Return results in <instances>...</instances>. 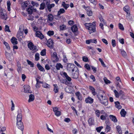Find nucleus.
<instances>
[{
	"instance_id": "nucleus-1",
	"label": "nucleus",
	"mask_w": 134,
	"mask_h": 134,
	"mask_svg": "<svg viewBox=\"0 0 134 134\" xmlns=\"http://www.w3.org/2000/svg\"><path fill=\"white\" fill-rule=\"evenodd\" d=\"M86 29L88 30L90 34L96 31L95 26L93 24L90 23H85L84 24Z\"/></svg>"
},
{
	"instance_id": "nucleus-2",
	"label": "nucleus",
	"mask_w": 134,
	"mask_h": 134,
	"mask_svg": "<svg viewBox=\"0 0 134 134\" xmlns=\"http://www.w3.org/2000/svg\"><path fill=\"white\" fill-rule=\"evenodd\" d=\"M50 0H44L43 2L42 3L40 4V10L44 9L46 6L47 7L49 11L50 12Z\"/></svg>"
},
{
	"instance_id": "nucleus-3",
	"label": "nucleus",
	"mask_w": 134,
	"mask_h": 134,
	"mask_svg": "<svg viewBox=\"0 0 134 134\" xmlns=\"http://www.w3.org/2000/svg\"><path fill=\"white\" fill-rule=\"evenodd\" d=\"M77 68L74 64H68L67 66V69L69 71H71L72 72L74 71L77 70Z\"/></svg>"
},
{
	"instance_id": "nucleus-4",
	"label": "nucleus",
	"mask_w": 134,
	"mask_h": 134,
	"mask_svg": "<svg viewBox=\"0 0 134 134\" xmlns=\"http://www.w3.org/2000/svg\"><path fill=\"white\" fill-rule=\"evenodd\" d=\"M27 46L29 48L30 50H32V51L33 53H35L37 50L36 46H34L33 43L31 42L29 43Z\"/></svg>"
},
{
	"instance_id": "nucleus-5",
	"label": "nucleus",
	"mask_w": 134,
	"mask_h": 134,
	"mask_svg": "<svg viewBox=\"0 0 134 134\" xmlns=\"http://www.w3.org/2000/svg\"><path fill=\"white\" fill-rule=\"evenodd\" d=\"M97 98L99 99V100L100 102V103L104 105H107L108 104V102L107 100L106 99L105 97H104L103 99L102 100L101 99L99 96L98 95H97Z\"/></svg>"
},
{
	"instance_id": "nucleus-6",
	"label": "nucleus",
	"mask_w": 134,
	"mask_h": 134,
	"mask_svg": "<svg viewBox=\"0 0 134 134\" xmlns=\"http://www.w3.org/2000/svg\"><path fill=\"white\" fill-rule=\"evenodd\" d=\"M52 60L53 63L57 62L59 60V58L57 55V53L54 52L52 55Z\"/></svg>"
},
{
	"instance_id": "nucleus-7",
	"label": "nucleus",
	"mask_w": 134,
	"mask_h": 134,
	"mask_svg": "<svg viewBox=\"0 0 134 134\" xmlns=\"http://www.w3.org/2000/svg\"><path fill=\"white\" fill-rule=\"evenodd\" d=\"M16 126L18 128L22 131V134H23V131L24 130V125L21 121H17L16 123Z\"/></svg>"
},
{
	"instance_id": "nucleus-8",
	"label": "nucleus",
	"mask_w": 134,
	"mask_h": 134,
	"mask_svg": "<svg viewBox=\"0 0 134 134\" xmlns=\"http://www.w3.org/2000/svg\"><path fill=\"white\" fill-rule=\"evenodd\" d=\"M72 74L71 76L72 78L74 79H77L79 75V72L78 68H77V70L74 71L73 72H72Z\"/></svg>"
},
{
	"instance_id": "nucleus-9",
	"label": "nucleus",
	"mask_w": 134,
	"mask_h": 134,
	"mask_svg": "<svg viewBox=\"0 0 134 134\" xmlns=\"http://www.w3.org/2000/svg\"><path fill=\"white\" fill-rule=\"evenodd\" d=\"M0 16L1 19L6 20L7 18V14L5 11H2L0 12Z\"/></svg>"
},
{
	"instance_id": "nucleus-10",
	"label": "nucleus",
	"mask_w": 134,
	"mask_h": 134,
	"mask_svg": "<svg viewBox=\"0 0 134 134\" xmlns=\"http://www.w3.org/2000/svg\"><path fill=\"white\" fill-rule=\"evenodd\" d=\"M24 92L25 93H31L32 92L30 90V87L29 86H24Z\"/></svg>"
},
{
	"instance_id": "nucleus-11",
	"label": "nucleus",
	"mask_w": 134,
	"mask_h": 134,
	"mask_svg": "<svg viewBox=\"0 0 134 134\" xmlns=\"http://www.w3.org/2000/svg\"><path fill=\"white\" fill-rule=\"evenodd\" d=\"M36 36L40 38L41 39H42L44 38L43 35L39 31L36 32Z\"/></svg>"
},
{
	"instance_id": "nucleus-12",
	"label": "nucleus",
	"mask_w": 134,
	"mask_h": 134,
	"mask_svg": "<svg viewBox=\"0 0 134 134\" xmlns=\"http://www.w3.org/2000/svg\"><path fill=\"white\" fill-rule=\"evenodd\" d=\"M36 10H37L36 9H33L30 7L28 8L27 9L28 14H32L33 12H36Z\"/></svg>"
},
{
	"instance_id": "nucleus-13",
	"label": "nucleus",
	"mask_w": 134,
	"mask_h": 134,
	"mask_svg": "<svg viewBox=\"0 0 134 134\" xmlns=\"http://www.w3.org/2000/svg\"><path fill=\"white\" fill-rule=\"evenodd\" d=\"M85 101L86 103L91 104L93 102V99L90 97H88L86 99Z\"/></svg>"
},
{
	"instance_id": "nucleus-14",
	"label": "nucleus",
	"mask_w": 134,
	"mask_h": 134,
	"mask_svg": "<svg viewBox=\"0 0 134 134\" xmlns=\"http://www.w3.org/2000/svg\"><path fill=\"white\" fill-rule=\"evenodd\" d=\"M10 41L12 43L13 45H16L18 43L17 39L14 37H12Z\"/></svg>"
},
{
	"instance_id": "nucleus-15",
	"label": "nucleus",
	"mask_w": 134,
	"mask_h": 134,
	"mask_svg": "<svg viewBox=\"0 0 134 134\" xmlns=\"http://www.w3.org/2000/svg\"><path fill=\"white\" fill-rule=\"evenodd\" d=\"M75 95L77 97L78 99L79 100H82V94H80L79 92H77L75 93Z\"/></svg>"
},
{
	"instance_id": "nucleus-16",
	"label": "nucleus",
	"mask_w": 134,
	"mask_h": 134,
	"mask_svg": "<svg viewBox=\"0 0 134 134\" xmlns=\"http://www.w3.org/2000/svg\"><path fill=\"white\" fill-rule=\"evenodd\" d=\"M124 11L126 12L127 14H130V8L128 5H126L123 8Z\"/></svg>"
},
{
	"instance_id": "nucleus-17",
	"label": "nucleus",
	"mask_w": 134,
	"mask_h": 134,
	"mask_svg": "<svg viewBox=\"0 0 134 134\" xmlns=\"http://www.w3.org/2000/svg\"><path fill=\"white\" fill-rule=\"evenodd\" d=\"M89 89L91 91V92L93 96H94L96 94L95 90L93 87L92 86H89Z\"/></svg>"
},
{
	"instance_id": "nucleus-18",
	"label": "nucleus",
	"mask_w": 134,
	"mask_h": 134,
	"mask_svg": "<svg viewBox=\"0 0 134 134\" xmlns=\"http://www.w3.org/2000/svg\"><path fill=\"white\" fill-rule=\"evenodd\" d=\"M71 29L73 32H75L77 31L78 29L76 25H74L71 27Z\"/></svg>"
},
{
	"instance_id": "nucleus-19",
	"label": "nucleus",
	"mask_w": 134,
	"mask_h": 134,
	"mask_svg": "<svg viewBox=\"0 0 134 134\" xmlns=\"http://www.w3.org/2000/svg\"><path fill=\"white\" fill-rule=\"evenodd\" d=\"M22 114L20 113H18V115L17 116V121H20L22 120Z\"/></svg>"
},
{
	"instance_id": "nucleus-20",
	"label": "nucleus",
	"mask_w": 134,
	"mask_h": 134,
	"mask_svg": "<svg viewBox=\"0 0 134 134\" xmlns=\"http://www.w3.org/2000/svg\"><path fill=\"white\" fill-rule=\"evenodd\" d=\"M109 117L111 120L114 122H116L117 121V120L115 116L113 115H110Z\"/></svg>"
},
{
	"instance_id": "nucleus-21",
	"label": "nucleus",
	"mask_w": 134,
	"mask_h": 134,
	"mask_svg": "<svg viewBox=\"0 0 134 134\" xmlns=\"http://www.w3.org/2000/svg\"><path fill=\"white\" fill-rule=\"evenodd\" d=\"M115 107L119 109H121L122 107L120 105V103L118 101H117L115 102Z\"/></svg>"
},
{
	"instance_id": "nucleus-22",
	"label": "nucleus",
	"mask_w": 134,
	"mask_h": 134,
	"mask_svg": "<svg viewBox=\"0 0 134 134\" xmlns=\"http://www.w3.org/2000/svg\"><path fill=\"white\" fill-rule=\"evenodd\" d=\"M63 75L65 76L66 79L69 81H70L71 80V79L70 77L68 76L66 73L65 72H64L63 73Z\"/></svg>"
},
{
	"instance_id": "nucleus-23",
	"label": "nucleus",
	"mask_w": 134,
	"mask_h": 134,
	"mask_svg": "<svg viewBox=\"0 0 134 134\" xmlns=\"http://www.w3.org/2000/svg\"><path fill=\"white\" fill-rule=\"evenodd\" d=\"M35 98L34 96L31 94L29 96V99L28 100V102H30L33 101L34 100Z\"/></svg>"
},
{
	"instance_id": "nucleus-24",
	"label": "nucleus",
	"mask_w": 134,
	"mask_h": 134,
	"mask_svg": "<svg viewBox=\"0 0 134 134\" xmlns=\"http://www.w3.org/2000/svg\"><path fill=\"white\" fill-rule=\"evenodd\" d=\"M38 69L44 72L45 71L44 68L39 64L38 63L37 65Z\"/></svg>"
},
{
	"instance_id": "nucleus-25",
	"label": "nucleus",
	"mask_w": 134,
	"mask_h": 134,
	"mask_svg": "<svg viewBox=\"0 0 134 134\" xmlns=\"http://www.w3.org/2000/svg\"><path fill=\"white\" fill-rule=\"evenodd\" d=\"M126 111L124 109H121L120 114L123 117H125V115L126 114Z\"/></svg>"
},
{
	"instance_id": "nucleus-26",
	"label": "nucleus",
	"mask_w": 134,
	"mask_h": 134,
	"mask_svg": "<svg viewBox=\"0 0 134 134\" xmlns=\"http://www.w3.org/2000/svg\"><path fill=\"white\" fill-rule=\"evenodd\" d=\"M94 120L92 118H90L88 120V122L90 125H92L94 124Z\"/></svg>"
},
{
	"instance_id": "nucleus-27",
	"label": "nucleus",
	"mask_w": 134,
	"mask_h": 134,
	"mask_svg": "<svg viewBox=\"0 0 134 134\" xmlns=\"http://www.w3.org/2000/svg\"><path fill=\"white\" fill-rule=\"evenodd\" d=\"M65 12V10L63 8H61L60 9L58 12L57 14L58 15H60V14L63 13Z\"/></svg>"
},
{
	"instance_id": "nucleus-28",
	"label": "nucleus",
	"mask_w": 134,
	"mask_h": 134,
	"mask_svg": "<svg viewBox=\"0 0 134 134\" xmlns=\"http://www.w3.org/2000/svg\"><path fill=\"white\" fill-rule=\"evenodd\" d=\"M62 5L65 9H67V8L69 6V4H66L64 2H62Z\"/></svg>"
},
{
	"instance_id": "nucleus-29",
	"label": "nucleus",
	"mask_w": 134,
	"mask_h": 134,
	"mask_svg": "<svg viewBox=\"0 0 134 134\" xmlns=\"http://www.w3.org/2000/svg\"><path fill=\"white\" fill-rule=\"evenodd\" d=\"M29 2L27 1H26L23 2L21 4L22 7H27L28 5Z\"/></svg>"
},
{
	"instance_id": "nucleus-30",
	"label": "nucleus",
	"mask_w": 134,
	"mask_h": 134,
	"mask_svg": "<svg viewBox=\"0 0 134 134\" xmlns=\"http://www.w3.org/2000/svg\"><path fill=\"white\" fill-rule=\"evenodd\" d=\"M117 130L119 134H122V132L120 127L118 126L116 127Z\"/></svg>"
},
{
	"instance_id": "nucleus-31",
	"label": "nucleus",
	"mask_w": 134,
	"mask_h": 134,
	"mask_svg": "<svg viewBox=\"0 0 134 134\" xmlns=\"http://www.w3.org/2000/svg\"><path fill=\"white\" fill-rule=\"evenodd\" d=\"M7 9L8 11H10V5L11 3L10 1H7Z\"/></svg>"
},
{
	"instance_id": "nucleus-32",
	"label": "nucleus",
	"mask_w": 134,
	"mask_h": 134,
	"mask_svg": "<svg viewBox=\"0 0 134 134\" xmlns=\"http://www.w3.org/2000/svg\"><path fill=\"white\" fill-rule=\"evenodd\" d=\"M56 69L58 70H59L60 68H62L63 66L60 63H57L56 66Z\"/></svg>"
},
{
	"instance_id": "nucleus-33",
	"label": "nucleus",
	"mask_w": 134,
	"mask_h": 134,
	"mask_svg": "<svg viewBox=\"0 0 134 134\" xmlns=\"http://www.w3.org/2000/svg\"><path fill=\"white\" fill-rule=\"evenodd\" d=\"M121 54L122 56L124 58L127 57V54L126 52L123 50H122L121 51Z\"/></svg>"
},
{
	"instance_id": "nucleus-34",
	"label": "nucleus",
	"mask_w": 134,
	"mask_h": 134,
	"mask_svg": "<svg viewBox=\"0 0 134 134\" xmlns=\"http://www.w3.org/2000/svg\"><path fill=\"white\" fill-rule=\"evenodd\" d=\"M94 111H95V114L96 116L98 117H99L100 113V111L98 110H94Z\"/></svg>"
},
{
	"instance_id": "nucleus-35",
	"label": "nucleus",
	"mask_w": 134,
	"mask_h": 134,
	"mask_svg": "<svg viewBox=\"0 0 134 134\" xmlns=\"http://www.w3.org/2000/svg\"><path fill=\"white\" fill-rule=\"evenodd\" d=\"M26 61L28 64L30 65L31 67H32L34 66V64L33 63L28 59Z\"/></svg>"
},
{
	"instance_id": "nucleus-36",
	"label": "nucleus",
	"mask_w": 134,
	"mask_h": 134,
	"mask_svg": "<svg viewBox=\"0 0 134 134\" xmlns=\"http://www.w3.org/2000/svg\"><path fill=\"white\" fill-rule=\"evenodd\" d=\"M54 87V91L55 93H57L58 92V90L57 88V84L53 85Z\"/></svg>"
},
{
	"instance_id": "nucleus-37",
	"label": "nucleus",
	"mask_w": 134,
	"mask_h": 134,
	"mask_svg": "<svg viewBox=\"0 0 134 134\" xmlns=\"http://www.w3.org/2000/svg\"><path fill=\"white\" fill-rule=\"evenodd\" d=\"M103 80L105 82L106 84H108V83H110V81L108 80L106 77H104L103 78Z\"/></svg>"
},
{
	"instance_id": "nucleus-38",
	"label": "nucleus",
	"mask_w": 134,
	"mask_h": 134,
	"mask_svg": "<svg viewBox=\"0 0 134 134\" xmlns=\"http://www.w3.org/2000/svg\"><path fill=\"white\" fill-rule=\"evenodd\" d=\"M4 43L6 46V47L7 48V49L8 50H10V48L8 44L6 42L4 41Z\"/></svg>"
},
{
	"instance_id": "nucleus-39",
	"label": "nucleus",
	"mask_w": 134,
	"mask_h": 134,
	"mask_svg": "<svg viewBox=\"0 0 134 134\" xmlns=\"http://www.w3.org/2000/svg\"><path fill=\"white\" fill-rule=\"evenodd\" d=\"M114 92L115 93L116 97L118 98L119 97V92H118L116 90H115L114 91Z\"/></svg>"
},
{
	"instance_id": "nucleus-40",
	"label": "nucleus",
	"mask_w": 134,
	"mask_h": 134,
	"mask_svg": "<svg viewBox=\"0 0 134 134\" xmlns=\"http://www.w3.org/2000/svg\"><path fill=\"white\" fill-rule=\"evenodd\" d=\"M119 27V29L122 30H124V28L123 25L120 23L118 24Z\"/></svg>"
},
{
	"instance_id": "nucleus-41",
	"label": "nucleus",
	"mask_w": 134,
	"mask_h": 134,
	"mask_svg": "<svg viewBox=\"0 0 134 134\" xmlns=\"http://www.w3.org/2000/svg\"><path fill=\"white\" fill-rule=\"evenodd\" d=\"M85 68H86L87 70H90L91 69L90 66L88 64H86L85 65Z\"/></svg>"
},
{
	"instance_id": "nucleus-42",
	"label": "nucleus",
	"mask_w": 134,
	"mask_h": 134,
	"mask_svg": "<svg viewBox=\"0 0 134 134\" xmlns=\"http://www.w3.org/2000/svg\"><path fill=\"white\" fill-rule=\"evenodd\" d=\"M40 54L42 56L45 55L46 54V49H44L42 50L40 53Z\"/></svg>"
},
{
	"instance_id": "nucleus-43",
	"label": "nucleus",
	"mask_w": 134,
	"mask_h": 134,
	"mask_svg": "<svg viewBox=\"0 0 134 134\" xmlns=\"http://www.w3.org/2000/svg\"><path fill=\"white\" fill-rule=\"evenodd\" d=\"M5 31L10 32V31L9 29V27L7 25H6L5 27Z\"/></svg>"
},
{
	"instance_id": "nucleus-44",
	"label": "nucleus",
	"mask_w": 134,
	"mask_h": 134,
	"mask_svg": "<svg viewBox=\"0 0 134 134\" xmlns=\"http://www.w3.org/2000/svg\"><path fill=\"white\" fill-rule=\"evenodd\" d=\"M39 54L38 53H37L36 54L35 57V60L36 61H38L39 59Z\"/></svg>"
},
{
	"instance_id": "nucleus-45",
	"label": "nucleus",
	"mask_w": 134,
	"mask_h": 134,
	"mask_svg": "<svg viewBox=\"0 0 134 134\" xmlns=\"http://www.w3.org/2000/svg\"><path fill=\"white\" fill-rule=\"evenodd\" d=\"M119 96H121L122 97H123L125 96L124 93L121 90L119 91Z\"/></svg>"
},
{
	"instance_id": "nucleus-46",
	"label": "nucleus",
	"mask_w": 134,
	"mask_h": 134,
	"mask_svg": "<svg viewBox=\"0 0 134 134\" xmlns=\"http://www.w3.org/2000/svg\"><path fill=\"white\" fill-rule=\"evenodd\" d=\"M60 28L61 30H64L66 29V26L64 25H62L60 26Z\"/></svg>"
},
{
	"instance_id": "nucleus-47",
	"label": "nucleus",
	"mask_w": 134,
	"mask_h": 134,
	"mask_svg": "<svg viewBox=\"0 0 134 134\" xmlns=\"http://www.w3.org/2000/svg\"><path fill=\"white\" fill-rule=\"evenodd\" d=\"M42 86L45 88H49V85L47 84V83H44L42 85Z\"/></svg>"
},
{
	"instance_id": "nucleus-48",
	"label": "nucleus",
	"mask_w": 134,
	"mask_h": 134,
	"mask_svg": "<svg viewBox=\"0 0 134 134\" xmlns=\"http://www.w3.org/2000/svg\"><path fill=\"white\" fill-rule=\"evenodd\" d=\"M103 128V127L102 126L99 127H97L96 128V130L97 132H100L101 129Z\"/></svg>"
},
{
	"instance_id": "nucleus-49",
	"label": "nucleus",
	"mask_w": 134,
	"mask_h": 134,
	"mask_svg": "<svg viewBox=\"0 0 134 134\" xmlns=\"http://www.w3.org/2000/svg\"><path fill=\"white\" fill-rule=\"evenodd\" d=\"M87 15L89 16H91L93 14L92 12V11H91V10L87 11Z\"/></svg>"
},
{
	"instance_id": "nucleus-50",
	"label": "nucleus",
	"mask_w": 134,
	"mask_h": 134,
	"mask_svg": "<svg viewBox=\"0 0 134 134\" xmlns=\"http://www.w3.org/2000/svg\"><path fill=\"white\" fill-rule=\"evenodd\" d=\"M82 60L83 61L85 62L88 61V60L87 57L86 56H84L82 57Z\"/></svg>"
},
{
	"instance_id": "nucleus-51",
	"label": "nucleus",
	"mask_w": 134,
	"mask_h": 134,
	"mask_svg": "<svg viewBox=\"0 0 134 134\" xmlns=\"http://www.w3.org/2000/svg\"><path fill=\"white\" fill-rule=\"evenodd\" d=\"M111 43L112 46L114 47L116 45V42L115 40H112L111 41Z\"/></svg>"
},
{
	"instance_id": "nucleus-52",
	"label": "nucleus",
	"mask_w": 134,
	"mask_h": 134,
	"mask_svg": "<svg viewBox=\"0 0 134 134\" xmlns=\"http://www.w3.org/2000/svg\"><path fill=\"white\" fill-rule=\"evenodd\" d=\"M31 3L33 6H36L37 7L39 5L37 3L35 2H34V1H32Z\"/></svg>"
},
{
	"instance_id": "nucleus-53",
	"label": "nucleus",
	"mask_w": 134,
	"mask_h": 134,
	"mask_svg": "<svg viewBox=\"0 0 134 134\" xmlns=\"http://www.w3.org/2000/svg\"><path fill=\"white\" fill-rule=\"evenodd\" d=\"M29 18L27 19L28 20H30L31 21H32L34 20V16H33L31 15H30L29 16Z\"/></svg>"
},
{
	"instance_id": "nucleus-54",
	"label": "nucleus",
	"mask_w": 134,
	"mask_h": 134,
	"mask_svg": "<svg viewBox=\"0 0 134 134\" xmlns=\"http://www.w3.org/2000/svg\"><path fill=\"white\" fill-rule=\"evenodd\" d=\"M110 127L108 125H107L106 127L105 131L107 132H108L110 131Z\"/></svg>"
},
{
	"instance_id": "nucleus-55",
	"label": "nucleus",
	"mask_w": 134,
	"mask_h": 134,
	"mask_svg": "<svg viewBox=\"0 0 134 134\" xmlns=\"http://www.w3.org/2000/svg\"><path fill=\"white\" fill-rule=\"evenodd\" d=\"M12 103V106L11 108V109L12 111H13L14 110V105L12 100H11Z\"/></svg>"
},
{
	"instance_id": "nucleus-56",
	"label": "nucleus",
	"mask_w": 134,
	"mask_h": 134,
	"mask_svg": "<svg viewBox=\"0 0 134 134\" xmlns=\"http://www.w3.org/2000/svg\"><path fill=\"white\" fill-rule=\"evenodd\" d=\"M48 17L47 22H48V23H49L48 25H50V14H49L48 15Z\"/></svg>"
},
{
	"instance_id": "nucleus-57",
	"label": "nucleus",
	"mask_w": 134,
	"mask_h": 134,
	"mask_svg": "<svg viewBox=\"0 0 134 134\" xmlns=\"http://www.w3.org/2000/svg\"><path fill=\"white\" fill-rule=\"evenodd\" d=\"M67 59L66 57V56L65 55H64L63 56V61L65 63H66L67 62Z\"/></svg>"
},
{
	"instance_id": "nucleus-58",
	"label": "nucleus",
	"mask_w": 134,
	"mask_h": 134,
	"mask_svg": "<svg viewBox=\"0 0 134 134\" xmlns=\"http://www.w3.org/2000/svg\"><path fill=\"white\" fill-rule=\"evenodd\" d=\"M99 18L100 20L101 21L103 22L104 23H105V21L104 20V19H103V18L102 16L100 15L99 17Z\"/></svg>"
},
{
	"instance_id": "nucleus-59",
	"label": "nucleus",
	"mask_w": 134,
	"mask_h": 134,
	"mask_svg": "<svg viewBox=\"0 0 134 134\" xmlns=\"http://www.w3.org/2000/svg\"><path fill=\"white\" fill-rule=\"evenodd\" d=\"M90 43H97V39H90Z\"/></svg>"
},
{
	"instance_id": "nucleus-60",
	"label": "nucleus",
	"mask_w": 134,
	"mask_h": 134,
	"mask_svg": "<svg viewBox=\"0 0 134 134\" xmlns=\"http://www.w3.org/2000/svg\"><path fill=\"white\" fill-rule=\"evenodd\" d=\"M55 115L57 116H59L61 115V112L60 111H58L55 113Z\"/></svg>"
},
{
	"instance_id": "nucleus-61",
	"label": "nucleus",
	"mask_w": 134,
	"mask_h": 134,
	"mask_svg": "<svg viewBox=\"0 0 134 134\" xmlns=\"http://www.w3.org/2000/svg\"><path fill=\"white\" fill-rule=\"evenodd\" d=\"M26 77V76L24 74H22V78L23 80V81H25V79Z\"/></svg>"
},
{
	"instance_id": "nucleus-62",
	"label": "nucleus",
	"mask_w": 134,
	"mask_h": 134,
	"mask_svg": "<svg viewBox=\"0 0 134 134\" xmlns=\"http://www.w3.org/2000/svg\"><path fill=\"white\" fill-rule=\"evenodd\" d=\"M102 41L103 42L105 43L107 45L108 44L107 41L105 39H102Z\"/></svg>"
},
{
	"instance_id": "nucleus-63",
	"label": "nucleus",
	"mask_w": 134,
	"mask_h": 134,
	"mask_svg": "<svg viewBox=\"0 0 134 134\" xmlns=\"http://www.w3.org/2000/svg\"><path fill=\"white\" fill-rule=\"evenodd\" d=\"M90 77L91 79H92L93 80V82L95 81L96 79H95V77L94 75H91V76Z\"/></svg>"
},
{
	"instance_id": "nucleus-64",
	"label": "nucleus",
	"mask_w": 134,
	"mask_h": 134,
	"mask_svg": "<svg viewBox=\"0 0 134 134\" xmlns=\"http://www.w3.org/2000/svg\"><path fill=\"white\" fill-rule=\"evenodd\" d=\"M77 132V129H74L72 130V132L74 134H76Z\"/></svg>"
}]
</instances>
